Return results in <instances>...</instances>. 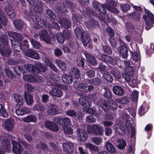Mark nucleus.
I'll use <instances>...</instances> for the list:
<instances>
[{
    "label": "nucleus",
    "mask_w": 154,
    "mask_h": 154,
    "mask_svg": "<svg viewBox=\"0 0 154 154\" xmlns=\"http://www.w3.org/2000/svg\"><path fill=\"white\" fill-rule=\"evenodd\" d=\"M36 147L38 149L42 150H48V147L46 144L43 142H40L36 145Z\"/></svg>",
    "instance_id": "a18cd8bd"
},
{
    "label": "nucleus",
    "mask_w": 154,
    "mask_h": 154,
    "mask_svg": "<svg viewBox=\"0 0 154 154\" xmlns=\"http://www.w3.org/2000/svg\"><path fill=\"white\" fill-rule=\"evenodd\" d=\"M105 92L103 94L104 97L107 98H110L112 97V94L109 89L107 87H105L104 88Z\"/></svg>",
    "instance_id": "13d9d810"
},
{
    "label": "nucleus",
    "mask_w": 154,
    "mask_h": 154,
    "mask_svg": "<svg viewBox=\"0 0 154 154\" xmlns=\"http://www.w3.org/2000/svg\"><path fill=\"white\" fill-rule=\"evenodd\" d=\"M87 131L88 133L93 134L95 135L102 136L103 134V127L97 125L88 127Z\"/></svg>",
    "instance_id": "f257e3e1"
},
{
    "label": "nucleus",
    "mask_w": 154,
    "mask_h": 154,
    "mask_svg": "<svg viewBox=\"0 0 154 154\" xmlns=\"http://www.w3.org/2000/svg\"><path fill=\"white\" fill-rule=\"evenodd\" d=\"M0 53L2 56L9 57L11 53V51L8 48H5L0 49Z\"/></svg>",
    "instance_id": "7c9ffc66"
},
{
    "label": "nucleus",
    "mask_w": 154,
    "mask_h": 154,
    "mask_svg": "<svg viewBox=\"0 0 154 154\" xmlns=\"http://www.w3.org/2000/svg\"><path fill=\"white\" fill-rule=\"evenodd\" d=\"M88 82L95 86H99L102 83L103 81L101 78L99 77H96L95 78L88 80Z\"/></svg>",
    "instance_id": "bb28decb"
},
{
    "label": "nucleus",
    "mask_w": 154,
    "mask_h": 154,
    "mask_svg": "<svg viewBox=\"0 0 154 154\" xmlns=\"http://www.w3.org/2000/svg\"><path fill=\"white\" fill-rule=\"evenodd\" d=\"M24 97L25 102L27 105H31L32 104L33 100L31 94L26 93L25 94Z\"/></svg>",
    "instance_id": "473e14b6"
},
{
    "label": "nucleus",
    "mask_w": 154,
    "mask_h": 154,
    "mask_svg": "<svg viewBox=\"0 0 154 154\" xmlns=\"http://www.w3.org/2000/svg\"><path fill=\"white\" fill-rule=\"evenodd\" d=\"M15 28L17 29L20 30L23 28V22L20 20H17L13 22Z\"/></svg>",
    "instance_id": "79ce46f5"
},
{
    "label": "nucleus",
    "mask_w": 154,
    "mask_h": 154,
    "mask_svg": "<svg viewBox=\"0 0 154 154\" xmlns=\"http://www.w3.org/2000/svg\"><path fill=\"white\" fill-rule=\"evenodd\" d=\"M114 128L116 131L119 134L122 135L125 133V127L119 124H116L114 125Z\"/></svg>",
    "instance_id": "c85d7f7f"
},
{
    "label": "nucleus",
    "mask_w": 154,
    "mask_h": 154,
    "mask_svg": "<svg viewBox=\"0 0 154 154\" xmlns=\"http://www.w3.org/2000/svg\"><path fill=\"white\" fill-rule=\"evenodd\" d=\"M84 111L88 113L93 114L95 116H98V114L95 109L92 108H86L84 109Z\"/></svg>",
    "instance_id": "864d4df0"
},
{
    "label": "nucleus",
    "mask_w": 154,
    "mask_h": 154,
    "mask_svg": "<svg viewBox=\"0 0 154 154\" xmlns=\"http://www.w3.org/2000/svg\"><path fill=\"white\" fill-rule=\"evenodd\" d=\"M57 9L60 12L62 13H65L67 11L64 4L63 3L58 4L57 5Z\"/></svg>",
    "instance_id": "4d7b16f0"
},
{
    "label": "nucleus",
    "mask_w": 154,
    "mask_h": 154,
    "mask_svg": "<svg viewBox=\"0 0 154 154\" xmlns=\"http://www.w3.org/2000/svg\"><path fill=\"white\" fill-rule=\"evenodd\" d=\"M5 11L10 18H13L15 17V14L14 11L11 6L9 5L5 7Z\"/></svg>",
    "instance_id": "6ab92c4d"
},
{
    "label": "nucleus",
    "mask_w": 154,
    "mask_h": 154,
    "mask_svg": "<svg viewBox=\"0 0 154 154\" xmlns=\"http://www.w3.org/2000/svg\"><path fill=\"white\" fill-rule=\"evenodd\" d=\"M120 7L123 12H126L129 10L131 8L130 6L127 4L120 5Z\"/></svg>",
    "instance_id": "0e129e2a"
},
{
    "label": "nucleus",
    "mask_w": 154,
    "mask_h": 154,
    "mask_svg": "<svg viewBox=\"0 0 154 154\" xmlns=\"http://www.w3.org/2000/svg\"><path fill=\"white\" fill-rule=\"evenodd\" d=\"M97 103L100 105L101 107L103 109L105 112L107 111V107L108 104V101L103 99L99 98L98 99Z\"/></svg>",
    "instance_id": "412c9836"
},
{
    "label": "nucleus",
    "mask_w": 154,
    "mask_h": 154,
    "mask_svg": "<svg viewBox=\"0 0 154 154\" xmlns=\"http://www.w3.org/2000/svg\"><path fill=\"white\" fill-rule=\"evenodd\" d=\"M106 31L109 36V38L113 37L115 35V32L113 29L110 27H108L106 29Z\"/></svg>",
    "instance_id": "bf43d9fd"
},
{
    "label": "nucleus",
    "mask_w": 154,
    "mask_h": 154,
    "mask_svg": "<svg viewBox=\"0 0 154 154\" xmlns=\"http://www.w3.org/2000/svg\"><path fill=\"white\" fill-rule=\"evenodd\" d=\"M101 60L107 64H112L113 62V59L111 56L103 54L100 56Z\"/></svg>",
    "instance_id": "5701e85b"
},
{
    "label": "nucleus",
    "mask_w": 154,
    "mask_h": 154,
    "mask_svg": "<svg viewBox=\"0 0 154 154\" xmlns=\"http://www.w3.org/2000/svg\"><path fill=\"white\" fill-rule=\"evenodd\" d=\"M85 145L87 147L89 148L91 150L98 152V147L96 146L91 143H86Z\"/></svg>",
    "instance_id": "603ef678"
},
{
    "label": "nucleus",
    "mask_w": 154,
    "mask_h": 154,
    "mask_svg": "<svg viewBox=\"0 0 154 154\" xmlns=\"http://www.w3.org/2000/svg\"><path fill=\"white\" fill-rule=\"evenodd\" d=\"M117 49L118 53L123 58L126 59L128 57V50L126 46H120Z\"/></svg>",
    "instance_id": "1a4fd4ad"
},
{
    "label": "nucleus",
    "mask_w": 154,
    "mask_h": 154,
    "mask_svg": "<svg viewBox=\"0 0 154 154\" xmlns=\"http://www.w3.org/2000/svg\"><path fill=\"white\" fill-rule=\"evenodd\" d=\"M62 122L63 123V125H62V126L64 125L70 126L71 124L70 119L66 117L62 118Z\"/></svg>",
    "instance_id": "6e6d98bb"
},
{
    "label": "nucleus",
    "mask_w": 154,
    "mask_h": 154,
    "mask_svg": "<svg viewBox=\"0 0 154 154\" xmlns=\"http://www.w3.org/2000/svg\"><path fill=\"white\" fill-rule=\"evenodd\" d=\"M85 59L82 57H79L76 60V63L78 66L84 68L85 65Z\"/></svg>",
    "instance_id": "5fc2aeb1"
},
{
    "label": "nucleus",
    "mask_w": 154,
    "mask_h": 154,
    "mask_svg": "<svg viewBox=\"0 0 154 154\" xmlns=\"http://www.w3.org/2000/svg\"><path fill=\"white\" fill-rule=\"evenodd\" d=\"M103 77L104 79L109 82H112L113 79L112 76L108 73L105 72L103 74Z\"/></svg>",
    "instance_id": "e2e57ef3"
},
{
    "label": "nucleus",
    "mask_w": 154,
    "mask_h": 154,
    "mask_svg": "<svg viewBox=\"0 0 154 154\" xmlns=\"http://www.w3.org/2000/svg\"><path fill=\"white\" fill-rule=\"evenodd\" d=\"M58 21L61 26L66 28H69L71 26V23L67 19L61 17H59Z\"/></svg>",
    "instance_id": "f3484780"
},
{
    "label": "nucleus",
    "mask_w": 154,
    "mask_h": 154,
    "mask_svg": "<svg viewBox=\"0 0 154 154\" xmlns=\"http://www.w3.org/2000/svg\"><path fill=\"white\" fill-rule=\"evenodd\" d=\"M102 50L104 53L108 55L112 54V51L110 47L106 45H103L102 46Z\"/></svg>",
    "instance_id": "58836bf2"
},
{
    "label": "nucleus",
    "mask_w": 154,
    "mask_h": 154,
    "mask_svg": "<svg viewBox=\"0 0 154 154\" xmlns=\"http://www.w3.org/2000/svg\"><path fill=\"white\" fill-rule=\"evenodd\" d=\"M91 141L97 145H100L103 141L102 138L100 137H92L91 138Z\"/></svg>",
    "instance_id": "49530a36"
},
{
    "label": "nucleus",
    "mask_w": 154,
    "mask_h": 154,
    "mask_svg": "<svg viewBox=\"0 0 154 154\" xmlns=\"http://www.w3.org/2000/svg\"><path fill=\"white\" fill-rule=\"evenodd\" d=\"M2 144L4 146V151L8 152L11 149V144L10 141L6 139H3L1 141Z\"/></svg>",
    "instance_id": "4be33fe9"
},
{
    "label": "nucleus",
    "mask_w": 154,
    "mask_h": 154,
    "mask_svg": "<svg viewBox=\"0 0 154 154\" xmlns=\"http://www.w3.org/2000/svg\"><path fill=\"white\" fill-rule=\"evenodd\" d=\"M37 119V117L35 115L31 114L24 118L23 120L24 122L27 123H35L36 122Z\"/></svg>",
    "instance_id": "393cba45"
},
{
    "label": "nucleus",
    "mask_w": 154,
    "mask_h": 154,
    "mask_svg": "<svg viewBox=\"0 0 154 154\" xmlns=\"http://www.w3.org/2000/svg\"><path fill=\"white\" fill-rule=\"evenodd\" d=\"M62 128L64 133L66 134H71L73 132L72 128L70 127L64 125L62 127Z\"/></svg>",
    "instance_id": "8fccbe9b"
},
{
    "label": "nucleus",
    "mask_w": 154,
    "mask_h": 154,
    "mask_svg": "<svg viewBox=\"0 0 154 154\" xmlns=\"http://www.w3.org/2000/svg\"><path fill=\"white\" fill-rule=\"evenodd\" d=\"M35 65L37 70V73L38 74L45 72L47 70L46 66L40 63H36Z\"/></svg>",
    "instance_id": "c9c22d12"
},
{
    "label": "nucleus",
    "mask_w": 154,
    "mask_h": 154,
    "mask_svg": "<svg viewBox=\"0 0 154 154\" xmlns=\"http://www.w3.org/2000/svg\"><path fill=\"white\" fill-rule=\"evenodd\" d=\"M143 8L146 15H143V18L144 19L146 24L148 26H150L154 23V16L148 9L145 7Z\"/></svg>",
    "instance_id": "f03ea898"
},
{
    "label": "nucleus",
    "mask_w": 154,
    "mask_h": 154,
    "mask_svg": "<svg viewBox=\"0 0 154 154\" xmlns=\"http://www.w3.org/2000/svg\"><path fill=\"white\" fill-rule=\"evenodd\" d=\"M21 106L19 105V107L15 110V112L18 116H22L25 114L30 113V111L28 109L23 108Z\"/></svg>",
    "instance_id": "2eb2a0df"
},
{
    "label": "nucleus",
    "mask_w": 154,
    "mask_h": 154,
    "mask_svg": "<svg viewBox=\"0 0 154 154\" xmlns=\"http://www.w3.org/2000/svg\"><path fill=\"white\" fill-rule=\"evenodd\" d=\"M14 121L12 119H8L5 122L4 125L5 128L8 131H10L13 129Z\"/></svg>",
    "instance_id": "f704fd0d"
},
{
    "label": "nucleus",
    "mask_w": 154,
    "mask_h": 154,
    "mask_svg": "<svg viewBox=\"0 0 154 154\" xmlns=\"http://www.w3.org/2000/svg\"><path fill=\"white\" fill-rule=\"evenodd\" d=\"M96 12L91 8H86L84 11V15L85 17H91V15L95 16Z\"/></svg>",
    "instance_id": "4c0bfd02"
},
{
    "label": "nucleus",
    "mask_w": 154,
    "mask_h": 154,
    "mask_svg": "<svg viewBox=\"0 0 154 154\" xmlns=\"http://www.w3.org/2000/svg\"><path fill=\"white\" fill-rule=\"evenodd\" d=\"M87 26L89 28H94L99 27V24L98 22L96 20L91 19L86 23Z\"/></svg>",
    "instance_id": "b1692460"
},
{
    "label": "nucleus",
    "mask_w": 154,
    "mask_h": 154,
    "mask_svg": "<svg viewBox=\"0 0 154 154\" xmlns=\"http://www.w3.org/2000/svg\"><path fill=\"white\" fill-rule=\"evenodd\" d=\"M65 38L64 37L63 34L60 33L57 34V39L59 43H63L64 42Z\"/></svg>",
    "instance_id": "338daca9"
},
{
    "label": "nucleus",
    "mask_w": 154,
    "mask_h": 154,
    "mask_svg": "<svg viewBox=\"0 0 154 154\" xmlns=\"http://www.w3.org/2000/svg\"><path fill=\"white\" fill-rule=\"evenodd\" d=\"M24 66L27 70L30 72H34L35 71V67L34 66L31 64H26Z\"/></svg>",
    "instance_id": "de8ad7c7"
},
{
    "label": "nucleus",
    "mask_w": 154,
    "mask_h": 154,
    "mask_svg": "<svg viewBox=\"0 0 154 154\" xmlns=\"http://www.w3.org/2000/svg\"><path fill=\"white\" fill-rule=\"evenodd\" d=\"M39 36L41 41H43L48 44H51V38L49 35L47 31L45 30H41L39 33Z\"/></svg>",
    "instance_id": "20e7f679"
},
{
    "label": "nucleus",
    "mask_w": 154,
    "mask_h": 154,
    "mask_svg": "<svg viewBox=\"0 0 154 154\" xmlns=\"http://www.w3.org/2000/svg\"><path fill=\"white\" fill-rule=\"evenodd\" d=\"M32 82H37L42 83L43 82V79L41 76L36 75L32 78Z\"/></svg>",
    "instance_id": "3c124183"
},
{
    "label": "nucleus",
    "mask_w": 154,
    "mask_h": 154,
    "mask_svg": "<svg viewBox=\"0 0 154 154\" xmlns=\"http://www.w3.org/2000/svg\"><path fill=\"white\" fill-rule=\"evenodd\" d=\"M45 13L49 16L51 20H54L56 17V16L54 14L53 12L49 9H48L46 10Z\"/></svg>",
    "instance_id": "680f3d73"
},
{
    "label": "nucleus",
    "mask_w": 154,
    "mask_h": 154,
    "mask_svg": "<svg viewBox=\"0 0 154 154\" xmlns=\"http://www.w3.org/2000/svg\"><path fill=\"white\" fill-rule=\"evenodd\" d=\"M126 144L125 140L123 138H119L116 140V145L120 149L123 150L125 149Z\"/></svg>",
    "instance_id": "dca6fc26"
},
{
    "label": "nucleus",
    "mask_w": 154,
    "mask_h": 154,
    "mask_svg": "<svg viewBox=\"0 0 154 154\" xmlns=\"http://www.w3.org/2000/svg\"><path fill=\"white\" fill-rule=\"evenodd\" d=\"M81 38L82 43L85 46L90 43L91 42L90 36L86 33H82L81 34Z\"/></svg>",
    "instance_id": "9d476101"
},
{
    "label": "nucleus",
    "mask_w": 154,
    "mask_h": 154,
    "mask_svg": "<svg viewBox=\"0 0 154 154\" xmlns=\"http://www.w3.org/2000/svg\"><path fill=\"white\" fill-rule=\"evenodd\" d=\"M46 62L47 65L49 66L51 69L53 70L55 72H58V69L50 60H46Z\"/></svg>",
    "instance_id": "052dcab7"
},
{
    "label": "nucleus",
    "mask_w": 154,
    "mask_h": 154,
    "mask_svg": "<svg viewBox=\"0 0 154 154\" xmlns=\"http://www.w3.org/2000/svg\"><path fill=\"white\" fill-rule=\"evenodd\" d=\"M24 54L27 56L35 59L38 60L39 57L38 54L33 50L28 49L24 52Z\"/></svg>",
    "instance_id": "ddd939ff"
},
{
    "label": "nucleus",
    "mask_w": 154,
    "mask_h": 154,
    "mask_svg": "<svg viewBox=\"0 0 154 154\" xmlns=\"http://www.w3.org/2000/svg\"><path fill=\"white\" fill-rule=\"evenodd\" d=\"M69 74L71 77L78 78L80 75V71L77 68L75 67H72L70 69Z\"/></svg>",
    "instance_id": "a878e982"
},
{
    "label": "nucleus",
    "mask_w": 154,
    "mask_h": 154,
    "mask_svg": "<svg viewBox=\"0 0 154 154\" xmlns=\"http://www.w3.org/2000/svg\"><path fill=\"white\" fill-rule=\"evenodd\" d=\"M46 106L48 108L47 112L49 115L54 116L58 114V107L57 105L53 104L51 105L48 104Z\"/></svg>",
    "instance_id": "423d86ee"
},
{
    "label": "nucleus",
    "mask_w": 154,
    "mask_h": 154,
    "mask_svg": "<svg viewBox=\"0 0 154 154\" xmlns=\"http://www.w3.org/2000/svg\"><path fill=\"white\" fill-rule=\"evenodd\" d=\"M50 94L53 97H61L63 95L62 91L57 88L53 87L52 89L49 91Z\"/></svg>",
    "instance_id": "a211bd4d"
},
{
    "label": "nucleus",
    "mask_w": 154,
    "mask_h": 154,
    "mask_svg": "<svg viewBox=\"0 0 154 154\" xmlns=\"http://www.w3.org/2000/svg\"><path fill=\"white\" fill-rule=\"evenodd\" d=\"M105 147L110 153L114 154L116 152V149L113 145L110 142L106 141L105 144Z\"/></svg>",
    "instance_id": "aec40b11"
},
{
    "label": "nucleus",
    "mask_w": 154,
    "mask_h": 154,
    "mask_svg": "<svg viewBox=\"0 0 154 154\" xmlns=\"http://www.w3.org/2000/svg\"><path fill=\"white\" fill-rule=\"evenodd\" d=\"M45 125L47 128L55 132L59 130L57 125L54 122L51 121H47L45 122Z\"/></svg>",
    "instance_id": "f8f14e48"
},
{
    "label": "nucleus",
    "mask_w": 154,
    "mask_h": 154,
    "mask_svg": "<svg viewBox=\"0 0 154 154\" xmlns=\"http://www.w3.org/2000/svg\"><path fill=\"white\" fill-rule=\"evenodd\" d=\"M7 19L3 12L0 10V21L1 24L5 26L7 24Z\"/></svg>",
    "instance_id": "c03bdc74"
},
{
    "label": "nucleus",
    "mask_w": 154,
    "mask_h": 154,
    "mask_svg": "<svg viewBox=\"0 0 154 154\" xmlns=\"http://www.w3.org/2000/svg\"><path fill=\"white\" fill-rule=\"evenodd\" d=\"M110 73L116 79H120L121 75V74L118 69L115 67H110Z\"/></svg>",
    "instance_id": "c756f323"
},
{
    "label": "nucleus",
    "mask_w": 154,
    "mask_h": 154,
    "mask_svg": "<svg viewBox=\"0 0 154 154\" xmlns=\"http://www.w3.org/2000/svg\"><path fill=\"white\" fill-rule=\"evenodd\" d=\"M13 96L16 101L17 105H23L24 101L22 96L17 94H13Z\"/></svg>",
    "instance_id": "72a5a7b5"
},
{
    "label": "nucleus",
    "mask_w": 154,
    "mask_h": 154,
    "mask_svg": "<svg viewBox=\"0 0 154 154\" xmlns=\"http://www.w3.org/2000/svg\"><path fill=\"white\" fill-rule=\"evenodd\" d=\"M11 46L14 52H18L22 49L20 44L17 43L15 39H10Z\"/></svg>",
    "instance_id": "4468645a"
},
{
    "label": "nucleus",
    "mask_w": 154,
    "mask_h": 154,
    "mask_svg": "<svg viewBox=\"0 0 154 154\" xmlns=\"http://www.w3.org/2000/svg\"><path fill=\"white\" fill-rule=\"evenodd\" d=\"M66 3L67 5V6L72 11H73L76 7L75 4L72 2L70 0H66Z\"/></svg>",
    "instance_id": "69168bd1"
},
{
    "label": "nucleus",
    "mask_w": 154,
    "mask_h": 154,
    "mask_svg": "<svg viewBox=\"0 0 154 154\" xmlns=\"http://www.w3.org/2000/svg\"><path fill=\"white\" fill-rule=\"evenodd\" d=\"M79 101L80 104L83 106H91V103L90 101L83 98H81L79 99Z\"/></svg>",
    "instance_id": "ea45409f"
},
{
    "label": "nucleus",
    "mask_w": 154,
    "mask_h": 154,
    "mask_svg": "<svg viewBox=\"0 0 154 154\" xmlns=\"http://www.w3.org/2000/svg\"><path fill=\"white\" fill-rule=\"evenodd\" d=\"M62 79L63 81L66 84H71L72 82V77L70 75H63L62 76Z\"/></svg>",
    "instance_id": "a19ab883"
},
{
    "label": "nucleus",
    "mask_w": 154,
    "mask_h": 154,
    "mask_svg": "<svg viewBox=\"0 0 154 154\" xmlns=\"http://www.w3.org/2000/svg\"><path fill=\"white\" fill-rule=\"evenodd\" d=\"M0 116L4 118L8 116V113L4 108V105L0 103Z\"/></svg>",
    "instance_id": "37998d69"
},
{
    "label": "nucleus",
    "mask_w": 154,
    "mask_h": 154,
    "mask_svg": "<svg viewBox=\"0 0 154 154\" xmlns=\"http://www.w3.org/2000/svg\"><path fill=\"white\" fill-rule=\"evenodd\" d=\"M129 15L131 19L136 21H138L140 18V14L136 11L130 14Z\"/></svg>",
    "instance_id": "e433bc0d"
},
{
    "label": "nucleus",
    "mask_w": 154,
    "mask_h": 154,
    "mask_svg": "<svg viewBox=\"0 0 154 154\" xmlns=\"http://www.w3.org/2000/svg\"><path fill=\"white\" fill-rule=\"evenodd\" d=\"M12 143L13 152L16 154L21 153L23 150V148L21 145L14 140H12Z\"/></svg>",
    "instance_id": "6e6552de"
},
{
    "label": "nucleus",
    "mask_w": 154,
    "mask_h": 154,
    "mask_svg": "<svg viewBox=\"0 0 154 154\" xmlns=\"http://www.w3.org/2000/svg\"><path fill=\"white\" fill-rule=\"evenodd\" d=\"M63 150L69 154H73L74 149L73 143L70 142L63 143L62 145Z\"/></svg>",
    "instance_id": "39448f33"
},
{
    "label": "nucleus",
    "mask_w": 154,
    "mask_h": 154,
    "mask_svg": "<svg viewBox=\"0 0 154 154\" xmlns=\"http://www.w3.org/2000/svg\"><path fill=\"white\" fill-rule=\"evenodd\" d=\"M138 92L136 90L134 91L131 94V99L134 101H136L138 100Z\"/></svg>",
    "instance_id": "774afa93"
},
{
    "label": "nucleus",
    "mask_w": 154,
    "mask_h": 154,
    "mask_svg": "<svg viewBox=\"0 0 154 154\" xmlns=\"http://www.w3.org/2000/svg\"><path fill=\"white\" fill-rule=\"evenodd\" d=\"M113 92L119 96H122L124 94V89L120 86H115L112 88Z\"/></svg>",
    "instance_id": "cd10ccee"
},
{
    "label": "nucleus",
    "mask_w": 154,
    "mask_h": 154,
    "mask_svg": "<svg viewBox=\"0 0 154 154\" xmlns=\"http://www.w3.org/2000/svg\"><path fill=\"white\" fill-rule=\"evenodd\" d=\"M85 55L86 57L87 61L93 66H95L98 64V62L96 59L93 56L87 53H85Z\"/></svg>",
    "instance_id": "9b49d317"
},
{
    "label": "nucleus",
    "mask_w": 154,
    "mask_h": 154,
    "mask_svg": "<svg viewBox=\"0 0 154 154\" xmlns=\"http://www.w3.org/2000/svg\"><path fill=\"white\" fill-rule=\"evenodd\" d=\"M56 63L62 70H65L66 69L67 66L66 64L61 61L57 60L56 61Z\"/></svg>",
    "instance_id": "09e8293b"
},
{
    "label": "nucleus",
    "mask_w": 154,
    "mask_h": 154,
    "mask_svg": "<svg viewBox=\"0 0 154 154\" xmlns=\"http://www.w3.org/2000/svg\"><path fill=\"white\" fill-rule=\"evenodd\" d=\"M76 134L78 139L81 141H85L87 139V134L83 129H77L76 131Z\"/></svg>",
    "instance_id": "0eeeda50"
},
{
    "label": "nucleus",
    "mask_w": 154,
    "mask_h": 154,
    "mask_svg": "<svg viewBox=\"0 0 154 154\" xmlns=\"http://www.w3.org/2000/svg\"><path fill=\"white\" fill-rule=\"evenodd\" d=\"M31 19L34 22L39 26H42V25L45 24V22L43 20L38 16H33Z\"/></svg>",
    "instance_id": "2f4dec72"
},
{
    "label": "nucleus",
    "mask_w": 154,
    "mask_h": 154,
    "mask_svg": "<svg viewBox=\"0 0 154 154\" xmlns=\"http://www.w3.org/2000/svg\"><path fill=\"white\" fill-rule=\"evenodd\" d=\"M74 86L76 90L85 93L91 92L94 89V86L92 85H88L87 83H81Z\"/></svg>",
    "instance_id": "7ed1b4c3"
}]
</instances>
